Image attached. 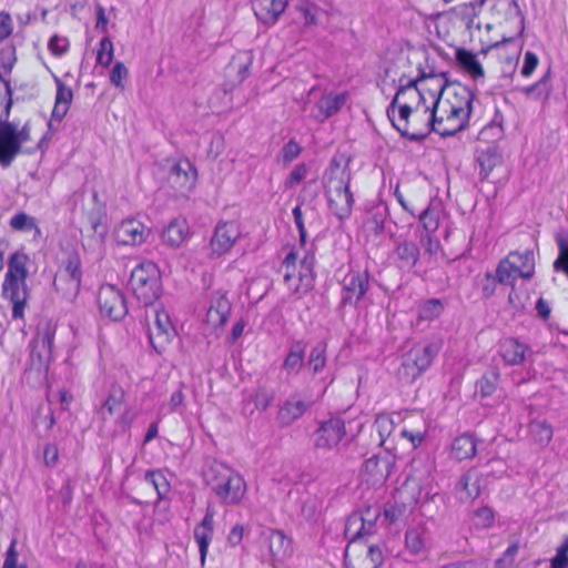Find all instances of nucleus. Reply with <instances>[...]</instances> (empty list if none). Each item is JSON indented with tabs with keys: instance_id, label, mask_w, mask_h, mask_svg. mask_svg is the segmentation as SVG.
<instances>
[{
	"instance_id": "f257e3e1",
	"label": "nucleus",
	"mask_w": 568,
	"mask_h": 568,
	"mask_svg": "<svg viewBox=\"0 0 568 568\" xmlns=\"http://www.w3.org/2000/svg\"><path fill=\"white\" fill-rule=\"evenodd\" d=\"M203 479L222 505H239L246 494L243 476L222 462L210 463L203 470Z\"/></svg>"
},
{
	"instance_id": "f03ea898",
	"label": "nucleus",
	"mask_w": 568,
	"mask_h": 568,
	"mask_svg": "<svg viewBox=\"0 0 568 568\" xmlns=\"http://www.w3.org/2000/svg\"><path fill=\"white\" fill-rule=\"evenodd\" d=\"M29 256L22 252H14L8 261V271L2 283V295L12 304V318L23 320L24 310L29 300L27 285Z\"/></svg>"
},
{
	"instance_id": "7ed1b4c3",
	"label": "nucleus",
	"mask_w": 568,
	"mask_h": 568,
	"mask_svg": "<svg viewBox=\"0 0 568 568\" xmlns=\"http://www.w3.org/2000/svg\"><path fill=\"white\" fill-rule=\"evenodd\" d=\"M323 179L329 210L339 220L348 217L354 204L353 194L349 191L348 166H342L339 160L333 158Z\"/></svg>"
},
{
	"instance_id": "20e7f679",
	"label": "nucleus",
	"mask_w": 568,
	"mask_h": 568,
	"mask_svg": "<svg viewBox=\"0 0 568 568\" xmlns=\"http://www.w3.org/2000/svg\"><path fill=\"white\" fill-rule=\"evenodd\" d=\"M399 88L386 109V114L394 129L405 138L413 115L414 105L410 102H425V94L417 88L418 80H399Z\"/></svg>"
},
{
	"instance_id": "39448f33",
	"label": "nucleus",
	"mask_w": 568,
	"mask_h": 568,
	"mask_svg": "<svg viewBox=\"0 0 568 568\" xmlns=\"http://www.w3.org/2000/svg\"><path fill=\"white\" fill-rule=\"evenodd\" d=\"M442 348V343L428 342L414 345L400 356L396 376L403 384H412L432 365Z\"/></svg>"
},
{
	"instance_id": "423d86ee",
	"label": "nucleus",
	"mask_w": 568,
	"mask_h": 568,
	"mask_svg": "<svg viewBox=\"0 0 568 568\" xmlns=\"http://www.w3.org/2000/svg\"><path fill=\"white\" fill-rule=\"evenodd\" d=\"M129 284L136 300L144 306L153 305L162 294L161 273L151 261H143L133 267Z\"/></svg>"
},
{
	"instance_id": "0eeeda50",
	"label": "nucleus",
	"mask_w": 568,
	"mask_h": 568,
	"mask_svg": "<svg viewBox=\"0 0 568 568\" xmlns=\"http://www.w3.org/2000/svg\"><path fill=\"white\" fill-rule=\"evenodd\" d=\"M55 336V326L51 322L38 325L37 333L31 339L30 367L39 373L47 372L52 358V346Z\"/></svg>"
},
{
	"instance_id": "6e6552de",
	"label": "nucleus",
	"mask_w": 568,
	"mask_h": 568,
	"mask_svg": "<svg viewBox=\"0 0 568 568\" xmlns=\"http://www.w3.org/2000/svg\"><path fill=\"white\" fill-rule=\"evenodd\" d=\"M345 549L346 568H378L384 561L382 549L363 538L349 537Z\"/></svg>"
},
{
	"instance_id": "1a4fd4ad",
	"label": "nucleus",
	"mask_w": 568,
	"mask_h": 568,
	"mask_svg": "<svg viewBox=\"0 0 568 568\" xmlns=\"http://www.w3.org/2000/svg\"><path fill=\"white\" fill-rule=\"evenodd\" d=\"M341 284V306L358 307L371 290V274L368 270H349Z\"/></svg>"
},
{
	"instance_id": "9d476101",
	"label": "nucleus",
	"mask_w": 568,
	"mask_h": 568,
	"mask_svg": "<svg viewBox=\"0 0 568 568\" xmlns=\"http://www.w3.org/2000/svg\"><path fill=\"white\" fill-rule=\"evenodd\" d=\"M81 280L82 271L80 256L78 253L69 254L54 277V286L64 298L72 302L80 292Z\"/></svg>"
},
{
	"instance_id": "9b49d317",
	"label": "nucleus",
	"mask_w": 568,
	"mask_h": 568,
	"mask_svg": "<svg viewBox=\"0 0 568 568\" xmlns=\"http://www.w3.org/2000/svg\"><path fill=\"white\" fill-rule=\"evenodd\" d=\"M416 101L413 110V115L408 124L405 138L413 142H420L425 140L430 132L434 131V121L436 120V108L439 105V99L433 102L432 106L426 105L425 102Z\"/></svg>"
},
{
	"instance_id": "f8f14e48",
	"label": "nucleus",
	"mask_w": 568,
	"mask_h": 568,
	"mask_svg": "<svg viewBox=\"0 0 568 568\" xmlns=\"http://www.w3.org/2000/svg\"><path fill=\"white\" fill-rule=\"evenodd\" d=\"M382 515L379 506H368L364 510L352 514L345 525L348 537L365 538L376 532V523Z\"/></svg>"
},
{
	"instance_id": "ddd939ff",
	"label": "nucleus",
	"mask_w": 568,
	"mask_h": 568,
	"mask_svg": "<svg viewBox=\"0 0 568 568\" xmlns=\"http://www.w3.org/2000/svg\"><path fill=\"white\" fill-rule=\"evenodd\" d=\"M98 305L100 314L112 321H120L128 313L123 293L111 284H105L100 287L98 293Z\"/></svg>"
},
{
	"instance_id": "4468645a",
	"label": "nucleus",
	"mask_w": 568,
	"mask_h": 568,
	"mask_svg": "<svg viewBox=\"0 0 568 568\" xmlns=\"http://www.w3.org/2000/svg\"><path fill=\"white\" fill-rule=\"evenodd\" d=\"M346 435L345 423L339 417H332L320 424L314 432L316 448L331 450L336 447Z\"/></svg>"
},
{
	"instance_id": "2eb2a0df",
	"label": "nucleus",
	"mask_w": 568,
	"mask_h": 568,
	"mask_svg": "<svg viewBox=\"0 0 568 568\" xmlns=\"http://www.w3.org/2000/svg\"><path fill=\"white\" fill-rule=\"evenodd\" d=\"M149 341L156 353L161 354L175 334L170 316L165 311L154 312V322L148 329Z\"/></svg>"
},
{
	"instance_id": "dca6fc26",
	"label": "nucleus",
	"mask_w": 568,
	"mask_h": 568,
	"mask_svg": "<svg viewBox=\"0 0 568 568\" xmlns=\"http://www.w3.org/2000/svg\"><path fill=\"white\" fill-rule=\"evenodd\" d=\"M241 237L240 225L234 221L220 222L216 224L211 239L212 254L222 256L227 253Z\"/></svg>"
},
{
	"instance_id": "f3484780",
	"label": "nucleus",
	"mask_w": 568,
	"mask_h": 568,
	"mask_svg": "<svg viewBox=\"0 0 568 568\" xmlns=\"http://www.w3.org/2000/svg\"><path fill=\"white\" fill-rule=\"evenodd\" d=\"M395 458L389 453L373 455L363 465V474L372 485H383L392 473Z\"/></svg>"
},
{
	"instance_id": "a211bd4d",
	"label": "nucleus",
	"mask_w": 568,
	"mask_h": 568,
	"mask_svg": "<svg viewBox=\"0 0 568 568\" xmlns=\"http://www.w3.org/2000/svg\"><path fill=\"white\" fill-rule=\"evenodd\" d=\"M149 234L150 230L135 219L122 221L114 232L116 243L124 246L140 245L146 241Z\"/></svg>"
},
{
	"instance_id": "6ab92c4d",
	"label": "nucleus",
	"mask_w": 568,
	"mask_h": 568,
	"mask_svg": "<svg viewBox=\"0 0 568 568\" xmlns=\"http://www.w3.org/2000/svg\"><path fill=\"white\" fill-rule=\"evenodd\" d=\"M498 354L505 365L517 366L530 359L532 351L527 344L519 342L517 338L506 337L498 344Z\"/></svg>"
},
{
	"instance_id": "aec40b11",
	"label": "nucleus",
	"mask_w": 568,
	"mask_h": 568,
	"mask_svg": "<svg viewBox=\"0 0 568 568\" xmlns=\"http://www.w3.org/2000/svg\"><path fill=\"white\" fill-rule=\"evenodd\" d=\"M231 311L232 303L226 292L215 291L211 294L205 321L213 328L223 327L227 322Z\"/></svg>"
},
{
	"instance_id": "412c9836",
	"label": "nucleus",
	"mask_w": 568,
	"mask_h": 568,
	"mask_svg": "<svg viewBox=\"0 0 568 568\" xmlns=\"http://www.w3.org/2000/svg\"><path fill=\"white\" fill-rule=\"evenodd\" d=\"M474 98V92L467 87L457 85L445 100L439 99V106L446 109L448 112H455L469 119Z\"/></svg>"
},
{
	"instance_id": "4be33fe9",
	"label": "nucleus",
	"mask_w": 568,
	"mask_h": 568,
	"mask_svg": "<svg viewBox=\"0 0 568 568\" xmlns=\"http://www.w3.org/2000/svg\"><path fill=\"white\" fill-rule=\"evenodd\" d=\"M19 151V141L16 139L14 124L8 120H0V165L3 169L9 168Z\"/></svg>"
},
{
	"instance_id": "5701e85b",
	"label": "nucleus",
	"mask_w": 568,
	"mask_h": 568,
	"mask_svg": "<svg viewBox=\"0 0 568 568\" xmlns=\"http://www.w3.org/2000/svg\"><path fill=\"white\" fill-rule=\"evenodd\" d=\"M419 256L420 250L415 242L402 240L396 242L390 258L399 271L409 272L417 264Z\"/></svg>"
},
{
	"instance_id": "b1692460",
	"label": "nucleus",
	"mask_w": 568,
	"mask_h": 568,
	"mask_svg": "<svg viewBox=\"0 0 568 568\" xmlns=\"http://www.w3.org/2000/svg\"><path fill=\"white\" fill-rule=\"evenodd\" d=\"M468 118L455 112H448L446 109L436 108V120L434 121V132L442 136H452L463 131L468 123Z\"/></svg>"
},
{
	"instance_id": "393cba45",
	"label": "nucleus",
	"mask_w": 568,
	"mask_h": 568,
	"mask_svg": "<svg viewBox=\"0 0 568 568\" xmlns=\"http://www.w3.org/2000/svg\"><path fill=\"white\" fill-rule=\"evenodd\" d=\"M196 170L189 160H180L173 163L169 170L168 181L178 191H186L195 182Z\"/></svg>"
},
{
	"instance_id": "a878e982",
	"label": "nucleus",
	"mask_w": 568,
	"mask_h": 568,
	"mask_svg": "<svg viewBox=\"0 0 568 568\" xmlns=\"http://www.w3.org/2000/svg\"><path fill=\"white\" fill-rule=\"evenodd\" d=\"M483 475L476 469H469L457 481L455 489L463 503L476 499L481 493Z\"/></svg>"
},
{
	"instance_id": "bb28decb",
	"label": "nucleus",
	"mask_w": 568,
	"mask_h": 568,
	"mask_svg": "<svg viewBox=\"0 0 568 568\" xmlns=\"http://www.w3.org/2000/svg\"><path fill=\"white\" fill-rule=\"evenodd\" d=\"M254 13L266 26L274 24L287 7L286 0H253Z\"/></svg>"
},
{
	"instance_id": "cd10ccee",
	"label": "nucleus",
	"mask_w": 568,
	"mask_h": 568,
	"mask_svg": "<svg viewBox=\"0 0 568 568\" xmlns=\"http://www.w3.org/2000/svg\"><path fill=\"white\" fill-rule=\"evenodd\" d=\"M348 98L347 92L338 94L326 93L316 103V112L313 114L314 119L318 122H324L328 118L333 116L343 108Z\"/></svg>"
},
{
	"instance_id": "c85d7f7f",
	"label": "nucleus",
	"mask_w": 568,
	"mask_h": 568,
	"mask_svg": "<svg viewBox=\"0 0 568 568\" xmlns=\"http://www.w3.org/2000/svg\"><path fill=\"white\" fill-rule=\"evenodd\" d=\"M405 545L407 550L415 555H423L430 548V536L425 525H418L409 528L405 534Z\"/></svg>"
},
{
	"instance_id": "c756f323",
	"label": "nucleus",
	"mask_w": 568,
	"mask_h": 568,
	"mask_svg": "<svg viewBox=\"0 0 568 568\" xmlns=\"http://www.w3.org/2000/svg\"><path fill=\"white\" fill-rule=\"evenodd\" d=\"M308 405L298 396H290L277 413V420L281 426L286 427L301 418L306 412Z\"/></svg>"
},
{
	"instance_id": "7c9ffc66",
	"label": "nucleus",
	"mask_w": 568,
	"mask_h": 568,
	"mask_svg": "<svg viewBox=\"0 0 568 568\" xmlns=\"http://www.w3.org/2000/svg\"><path fill=\"white\" fill-rule=\"evenodd\" d=\"M412 511L410 504H406L403 498V491H397L392 500L384 505L383 516L384 521L389 525H395L404 521Z\"/></svg>"
},
{
	"instance_id": "2f4dec72",
	"label": "nucleus",
	"mask_w": 568,
	"mask_h": 568,
	"mask_svg": "<svg viewBox=\"0 0 568 568\" xmlns=\"http://www.w3.org/2000/svg\"><path fill=\"white\" fill-rule=\"evenodd\" d=\"M253 52L250 50L239 51L234 54L226 67L229 77H234V82L242 83L248 75L253 63Z\"/></svg>"
},
{
	"instance_id": "473e14b6",
	"label": "nucleus",
	"mask_w": 568,
	"mask_h": 568,
	"mask_svg": "<svg viewBox=\"0 0 568 568\" xmlns=\"http://www.w3.org/2000/svg\"><path fill=\"white\" fill-rule=\"evenodd\" d=\"M306 343L303 339L294 341L284 358L282 368L287 375H297L304 365Z\"/></svg>"
},
{
	"instance_id": "72a5a7b5",
	"label": "nucleus",
	"mask_w": 568,
	"mask_h": 568,
	"mask_svg": "<svg viewBox=\"0 0 568 568\" xmlns=\"http://www.w3.org/2000/svg\"><path fill=\"white\" fill-rule=\"evenodd\" d=\"M264 541L272 557L283 559L290 555L291 540L280 530L264 532Z\"/></svg>"
},
{
	"instance_id": "f704fd0d",
	"label": "nucleus",
	"mask_w": 568,
	"mask_h": 568,
	"mask_svg": "<svg viewBox=\"0 0 568 568\" xmlns=\"http://www.w3.org/2000/svg\"><path fill=\"white\" fill-rule=\"evenodd\" d=\"M506 258L516 266L515 271L520 277L525 280L532 277L535 272V256L532 251L511 252Z\"/></svg>"
},
{
	"instance_id": "c9c22d12",
	"label": "nucleus",
	"mask_w": 568,
	"mask_h": 568,
	"mask_svg": "<svg viewBox=\"0 0 568 568\" xmlns=\"http://www.w3.org/2000/svg\"><path fill=\"white\" fill-rule=\"evenodd\" d=\"M476 439L471 434H464L454 439L452 444V456L456 460H465L471 458L476 454Z\"/></svg>"
},
{
	"instance_id": "e433bc0d",
	"label": "nucleus",
	"mask_w": 568,
	"mask_h": 568,
	"mask_svg": "<svg viewBox=\"0 0 568 568\" xmlns=\"http://www.w3.org/2000/svg\"><path fill=\"white\" fill-rule=\"evenodd\" d=\"M455 58L457 63L465 70L473 79L484 78V69L477 57L463 48L456 50Z\"/></svg>"
},
{
	"instance_id": "4c0bfd02",
	"label": "nucleus",
	"mask_w": 568,
	"mask_h": 568,
	"mask_svg": "<svg viewBox=\"0 0 568 568\" xmlns=\"http://www.w3.org/2000/svg\"><path fill=\"white\" fill-rule=\"evenodd\" d=\"M476 161L480 168L481 178L486 179L496 166L501 164L503 158L495 146H488L478 152Z\"/></svg>"
},
{
	"instance_id": "58836bf2",
	"label": "nucleus",
	"mask_w": 568,
	"mask_h": 568,
	"mask_svg": "<svg viewBox=\"0 0 568 568\" xmlns=\"http://www.w3.org/2000/svg\"><path fill=\"white\" fill-rule=\"evenodd\" d=\"M187 235V225L184 220L172 221L163 231L162 240L172 247L180 246Z\"/></svg>"
},
{
	"instance_id": "ea45409f",
	"label": "nucleus",
	"mask_w": 568,
	"mask_h": 568,
	"mask_svg": "<svg viewBox=\"0 0 568 568\" xmlns=\"http://www.w3.org/2000/svg\"><path fill=\"white\" fill-rule=\"evenodd\" d=\"M551 71L550 68L547 72L534 84L524 87L520 91L527 97L535 100H547L551 93L550 84Z\"/></svg>"
},
{
	"instance_id": "a19ab883",
	"label": "nucleus",
	"mask_w": 568,
	"mask_h": 568,
	"mask_svg": "<svg viewBox=\"0 0 568 568\" xmlns=\"http://www.w3.org/2000/svg\"><path fill=\"white\" fill-rule=\"evenodd\" d=\"M494 9L498 13H504L506 19H516L518 23V34L525 29V19L516 0H495Z\"/></svg>"
},
{
	"instance_id": "79ce46f5",
	"label": "nucleus",
	"mask_w": 568,
	"mask_h": 568,
	"mask_svg": "<svg viewBox=\"0 0 568 568\" xmlns=\"http://www.w3.org/2000/svg\"><path fill=\"white\" fill-rule=\"evenodd\" d=\"M528 429L530 438L540 447H546L554 435L552 426L547 420H532Z\"/></svg>"
},
{
	"instance_id": "37998d69",
	"label": "nucleus",
	"mask_w": 568,
	"mask_h": 568,
	"mask_svg": "<svg viewBox=\"0 0 568 568\" xmlns=\"http://www.w3.org/2000/svg\"><path fill=\"white\" fill-rule=\"evenodd\" d=\"M327 363V342L320 341L311 349L307 367L313 375L321 373Z\"/></svg>"
},
{
	"instance_id": "c03bdc74",
	"label": "nucleus",
	"mask_w": 568,
	"mask_h": 568,
	"mask_svg": "<svg viewBox=\"0 0 568 568\" xmlns=\"http://www.w3.org/2000/svg\"><path fill=\"white\" fill-rule=\"evenodd\" d=\"M445 310V305L439 298H429L418 306L417 324L422 322H432L438 318Z\"/></svg>"
},
{
	"instance_id": "a18cd8bd",
	"label": "nucleus",
	"mask_w": 568,
	"mask_h": 568,
	"mask_svg": "<svg viewBox=\"0 0 568 568\" xmlns=\"http://www.w3.org/2000/svg\"><path fill=\"white\" fill-rule=\"evenodd\" d=\"M123 400V389L121 387H112L100 410L102 418L108 419L109 417L120 413Z\"/></svg>"
},
{
	"instance_id": "49530a36",
	"label": "nucleus",
	"mask_w": 568,
	"mask_h": 568,
	"mask_svg": "<svg viewBox=\"0 0 568 568\" xmlns=\"http://www.w3.org/2000/svg\"><path fill=\"white\" fill-rule=\"evenodd\" d=\"M555 239L558 247V256L552 264L554 271L561 272L568 276V233L559 232L556 234Z\"/></svg>"
},
{
	"instance_id": "de8ad7c7",
	"label": "nucleus",
	"mask_w": 568,
	"mask_h": 568,
	"mask_svg": "<svg viewBox=\"0 0 568 568\" xmlns=\"http://www.w3.org/2000/svg\"><path fill=\"white\" fill-rule=\"evenodd\" d=\"M417 88L424 94V91H428L433 98V102L437 99H442V94L444 92V81L443 79L436 75H426L422 74L420 78L417 79Z\"/></svg>"
},
{
	"instance_id": "09e8293b",
	"label": "nucleus",
	"mask_w": 568,
	"mask_h": 568,
	"mask_svg": "<svg viewBox=\"0 0 568 568\" xmlns=\"http://www.w3.org/2000/svg\"><path fill=\"white\" fill-rule=\"evenodd\" d=\"M499 372L497 368H493L484 373V375L477 381L476 388L479 390L481 397L491 396L499 383Z\"/></svg>"
},
{
	"instance_id": "8fccbe9b",
	"label": "nucleus",
	"mask_w": 568,
	"mask_h": 568,
	"mask_svg": "<svg viewBox=\"0 0 568 568\" xmlns=\"http://www.w3.org/2000/svg\"><path fill=\"white\" fill-rule=\"evenodd\" d=\"M144 480L151 485L158 495V499H163L170 491V483L166 477L159 470H148L144 475Z\"/></svg>"
},
{
	"instance_id": "3c124183",
	"label": "nucleus",
	"mask_w": 568,
	"mask_h": 568,
	"mask_svg": "<svg viewBox=\"0 0 568 568\" xmlns=\"http://www.w3.org/2000/svg\"><path fill=\"white\" fill-rule=\"evenodd\" d=\"M515 267L506 257L498 263L494 274L500 285H514L515 281L520 277Z\"/></svg>"
},
{
	"instance_id": "603ef678",
	"label": "nucleus",
	"mask_w": 568,
	"mask_h": 568,
	"mask_svg": "<svg viewBox=\"0 0 568 568\" xmlns=\"http://www.w3.org/2000/svg\"><path fill=\"white\" fill-rule=\"evenodd\" d=\"M10 81L0 73V120H8L12 106Z\"/></svg>"
},
{
	"instance_id": "864d4df0",
	"label": "nucleus",
	"mask_w": 568,
	"mask_h": 568,
	"mask_svg": "<svg viewBox=\"0 0 568 568\" xmlns=\"http://www.w3.org/2000/svg\"><path fill=\"white\" fill-rule=\"evenodd\" d=\"M9 225L12 230L20 231V232H29L33 229L39 231L37 223H36V219L32 216H29L24 212H19L17 214H14L11 217Z\"/></svg>"
},
{
	"instance_id": "5fc2aeb1",
	"label": "nucleus",
	"mask_w": 568,
	"mask_h": 568,
	"mask_svg": "<svg viewBox=\"0 0 568 568\" xmlns=\"http://www.w3.org/2000/svg\"><path fill=\"white\" fill-rule=\"evenodd\" d=\"M275 398V392L266 386H258L253 396L254 406L258 410H266Z\"/></svg>"
},
{
	"instance_id": "6e6d98bb",
	"label": "nucleus",
	"mask_w": 568,
	"mask_h": 568,
	"mask_svg": "<svg viewBox=\"0 0 568 568\" xmlns=\"http://www.w3.org/2000/svg\"><path fill=\"white\" fill-rule=\"evenodd\" d=\"M212 536H213V530L206 531L205 528H202L200 526H196L194 528V539L199 546L202 564L205 561V558H206V555L209 551V546L212 540Z\"/></svg>"
},
{
	"instance_id": "4d7b16f0",
	"label": "nucleus",
	"mask_w": 568,
	"mask_h": 568,
	"mask_svg": "<svg viewBox=\"0 0 568 568\" xmlns=\"http://www.w3.org/2000/svg\"><path fill=\"white\" fill-rule=\"evenodd\" d=\"M486 0H476L474 2L464 3L458 6L455 11L456 14L465 23L473 18H478V13Z\"/></svg>"
},
{
	"instance_id": "13d9d810",
	"label": "nucleus",
	"mask_w": 568,
	"mask_h": 568,
	"mask_svg": "<svg viewBox=\"0 0 568 568\" xmlns=\"http://www.w3.org/2000/svg\"><path fill=\"white\" fill-rule=\"evenodd\" d=\"M419 223L423 225L427 234L434 233L439 225L436 210L430 206L423 210L419 214Z\"/></svg>"
},
{
	"instance_id": "bf43d9fd",
	"label": "nucleus",
	"mask_w": 568,
	"mask_h": 568,
	"mask_svg": "<svg viewBox=\"0 0 568 568\" xmlns=\"http://www.w3.org/2000/svg\"><path fill=\"white\" fill-rule=\"evenodd\" d=\"M302 151L303 148L300 145V143L295 139H291L281 149L278 159L282 160L284 164H288L298 158Z\"/></svg>"
},
{
	"instance_id": "052dcab7",
	"label": "nucleus",
	"mask_w": 568,
	"mask_h": 568,
	"mask_svg": "<svg viewBox=\"0 0 568 568\" xmlns=\"http://www.w3.org/2000/svg\"><path fill=\"white\" fill-rule=\"evenodd\" d=\"M374 427L378 433L379 443L384 444L394 430V423L387 415H382L375 419Z\"/></svg>"
},
{
	"instance_id": "680f3d73",
	"label": "nucleus",
	"mask_w": 568,
	"mask_h": 568,
	"mask_svg": "<svg viewBox=\"0 0 568 568\" xmlns=\"http://www.w3.org/2000/svg\"><path fill=\"white\" fill-rule=\"evenodd\" d=\"M54 82L57 85V93L54 102L57 104H64L70 106L73 100V92L70 87L62 82V80L54 75Z\"/></svg>"
},
{
	"instance_id": "e2e57ef3",
	"label": "nucleus",
	"mask_w": 568,
	"mask_h": 568,
	"mask_svg": "<svg viewBox=\"0 0 568 568\" xmlns=\"http://www.w3.org/2000/svg\"><path fill=\"white\" fill-rule=\"evenodd\" d=\"M113 59V43L109 38L100 41V48L97 53V62L103 67H109Z\"/></svg>"
},
{
	"instance_id": "0e129e2a",
	"label": "nucleus",
	"mask_w": 568,
	"mask_h": 568,
	"mask_svg": "<svg viewBox=\"0 0 568 568\" xmlns=\"http://www.w3.org/2000/svg\"><path fill=\"white\" fill-rule=\"evenodd\" d=\"M69 39L58 34H53L48 42V49L54 57L64 55L69 51Z\"/></svg>"
},
{
	"instance_id": "69168bd1",
	"label": "nucleus",
	"mask_w": 568,
	"mask_h": 568,
	"mask_svg": "<svg viewBox=\"0 0 568 568\" xmlns=\"http://www.w3.org/2000/svg\"><path fill=\"white\" fill-rule=\"evenodd\" d=\"M314 255H306L301 262V271L298 277L306 287L311 286L313 281Z\"/></svg>"
},
{
	"instance_id": "338daca9",
	"label": "nucleus",
	"mask_w": 568,
	"mask_h": 568,
	"mask_svg": "<svg viewBox=\"0 0 568 568\" xmlns=\"http://www.w3.org/2000/svg\"><path fill=\"white\" fill-rule=\"evenodd\" d=\"M16 61V48L13 45L2 47L0 50V65L7 74L12 71Z\"/></svg>"
},
{
	"instance_id": "774afa93",
	"label": "nucleus",
	"mask_w": 568,
	"mask_h": 568,
	"mask_svg": "<svg viewBox=\"0 0 568 568\" xmlns=\"http://www.w3.org/2000/svg\"><path fill=\"white\" fill-rule=\"evenodd\" d=\"M301 17L304 20L305 26H312L316 23L317 7L310 1H302L297 7Z\"/></svg>"
}]
</instances>
